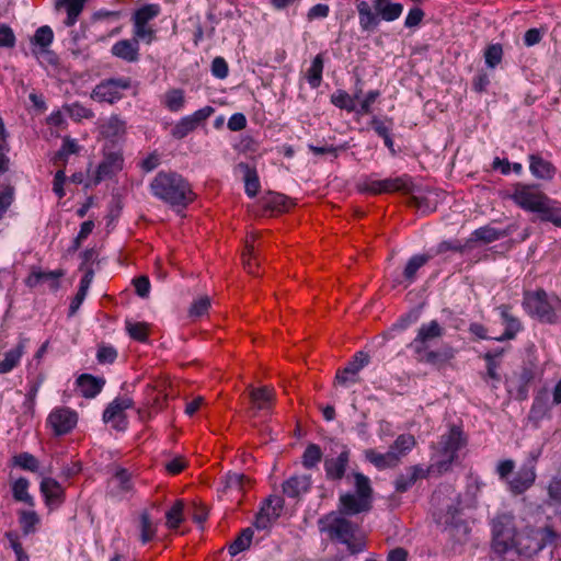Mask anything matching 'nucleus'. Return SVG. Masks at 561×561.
Returning <instances> with one entry per match:
<instances>
[{"mask_svg":"<svg viewBox=\"0 0 561 561\" xmlns=\"http://www.w3.org/2000/svg\"><path fill=\"white\" fill-rule=\"evenodd\" d=\"M183 508L184 504L182 501H176L174 505L167 512V526L170 529L179 528L180 524L183 520Z\"/></svg>","mask_w":561,"mask_h":561,"instance_id":"obj_49","label":"nucleus"},{"mask_svg":"<svg viewBox=\"0 0 561 561\" xmlns=\"http://www.w3.org/2000/svg\"><path fill=\"white\" fill-rule=\"evenodd\" d=\"M473 236L476 237L477 240H481L485 243H490L495 240H499L503 236V233L497 231L495 228L485 226V227H481V228L477 229L473 232Z\"/></svg>","mask_w":561,"mask_h":561,"instance_id":"obj_57","label":"nucleus"},{"mask_svg":"<svg viewBox=\"0 0 561 561\" xmlns=\"http://www.w3.org/2000/svg\"><path fill=\"white\" fill-rule=\"evenodd\" d=\"M426 471L419 465L405 469L404 473L397 477L394 486L397 492L408 491L419 479L426 478Z\"/></svg>","mask_w":561,"mask_h":561,"instance_id":"obj_25","label":"nucleus"},{"mask_svg":"<svg viewBox=\"0 0 561 561\" xmlns=\"http://www.w3.org/2000/svg\"><path fill=\"white\" fill-rule=\"evenodd\" d=\"M160 12L156 4L144 5L138 9L133 16L134 25H148V22L154 19Z\"/></svg>","mask_w":561,"mask_h":561,"instance_id":"obj_45","label":"nucleus"},{"mask_svg":"<svg viewBox=\"0 0 561 561\" xmlns=\"http://www.w3.org/2000/svg\"><path fill=\"white\" fill-rule=\"evenodd\" d=\"M323 67V56L318 54L313 58L310 68L306 72V79L311 88H318L321 84Z\"/></svg>","mask_w":561,"mask_h":561,"instance_id":"obj_38","label":"nucleus"},{"mask_svg":"<svg viewBox=\"0 0 561 561\" xmlns=\"http://www.w3.org/2000/svg\"><path fill=\"white\" fill-rule=\"evenodd\" d=\"M249 398L254 410H271L276 401V393L274 388L263 386L254 388L248 387Z\"/></svg>","mask_w":561,"mask_h":561,"instance_id":"obj_17","label":"nucleus"},{"mask_svg":"<svg viewBox=\"0 0 561 561\" xmlns=\"http://www.w3.org/2000/svg\"><path fill=\"white\" fill-rule=\"evenodd\" d=\"M15 463L25 470L35 472L38 470V460L31 454L22 453L14 457Z\"/></svg>","mask_w":561,"mask_h":561,"instance_id":"obj_59","label":"nucleus"},{"mask_svg":"<svg viewBox=\"0 0 561 561\" xmlns=\"http://www.w3.org/2000/svg\"><path fill=\"white\" fill-rule=\"evenodd\" d=\"M370 510L367 499L346 493L340 496V515H355Z\"/></svg>","mask_w":561,"mask_h":561,"instance_id":"obj_24","label":"nucleus"},{"mask_svg":"<svg viewBox=\"0 0 561 561\" xmlns=\"http://www.w3.org/2000/svg\"><path fill=\"white\" fill-rule=\"evenodd\" d=\"M257 239V234L256 233H251L250 236H248L247 238V241H245V248H244V251L242 253V263H243V266L244 268L247 270V272L249 274H252V275H259V273L256 272V268H259L260 266V260H259V247L256 248L255 247V241Z\"/></svg>","mask_w":561,"mask_h":561,"instance_id":"obj_23","label":"nucleus"},{"mask_svg":"<svg viewBox=\"0 0 561 561\" xmlns=\"http://www.w3.org/2000/svg\"><path fill=\"white\" fill-rule=\"evenodd\" d=\"M466 445V438L459 427L453 426L439 440V454L444 459L439 462L440 469L447 467L457 458V451Z\"/></svg>","mask_w":561,"mask_h":561,"instance_id":"obj_7","label":"nucleus"},{"mask_svg":"<svg viewBox=\"0 0 561 561\" xmlns=\"http://www.w3.org/2000/svg\"><path fill=\"white\" fill-rule=\"evenodd\" d=\"M381 185L383 193L402 192L409 194L413 187L411 179L407 175L381 180Z\"/></svg>","mask_w":561,"mask_h":561,"instance_id":"obj_36","label":"nucleus"},{"mask_svg":"<svg viewBox=\"0 0 561 561\" xmlns=\"http://www.w3.org/2000/svg\"><path fill=\"white\" fill-rule=\"evenodd\" d=\"M311 488V477L309 474H296L282 484V490L285 496L294 500H299Z\"/></svg>","mask_w":561,"mask_h":561,"instance_id":"obj_18","label":"nucleus"},{"mask_svg":"<svg viewBox=\"0 0 561 561\" xmlns=\"http://www.w3.org/2000/svg\"><path fill=\"white\" fill-rule=\"evenodd\" d=\"M214 112V107L205 106L201 110H197L192 115L181 118L172 128L171 135L175 139H183L190 133L195 130L199 124L205 122Z\"/></svg>","mask_w":561,"mask_h":561,"instance_id":"obj_11","label":"nucleus"},{"mask_svg":"<svg viewBox=\"0 0 561 561\" xmlns=\"http://www.w3.org/2000/svg\"><path fill=\"white\" fill-rule=\"evenodd\" d=\"M237 169L243 174L245 193L250 197H254L260 188L259 176L255 169L243 162L238 163Z\"/></svg>","mask_w":561,"mask_h":561,"instance_id":"obj_31","label":"nucleus"},{"mask_svg":"<svg viewBox=\"0 0 561 561\" xmlns=\"http://www.w3.org/2000/svg\"><path fill=\"white\" fill-rule=\"evenodd\" d=\"M266 205L274 210L285 211L293 205V203L283 194H271L266 201Z\"/></svg>","mask_w":561,"mask_h":561,"instance_id":"obj_56","label":"nucleus"},{"mask_svg":"<svg viewBox=\"0 0 561 561\" xmlns=\"http://www.w3.org/2000/svg\"><path fill=\"white\" fill-rule=\"evenodd\" d=\"M538 454H531V459L528 463L523 465L519 470L515 473L512 480H510V490L518 495L528 490L536 480L535 463Z\"/></svg>","mask_w":561,"mask_h":561,"instance_id":"obj_15","label":"nucleus"},{"mask_svg":"<svg viewBox=\"0 0 561 561\" xmlns=\"http://www.w3.org/2000/svg\"><path fill=\"white\" fill-rule=\"evenodd\" d=\"M134 401L128 398H117L108 404L103 413V421L111 423L112 426L118 431H124L127 427L125 411L130 409Z\"/></svg>","mask_w":561,"mask_h":561,"instance_id":"obj_12","label":"nucleus"},{"mask_svg":"<svg viewBox=\"0 0 561 561\" xmlns=\"http://www.w3.org/2000/svg\"><path fill=\"white\" fill-rule=\"evenodd\" d=\"M510 309L511 308L507 305H502L499 307L501 317L505 324V331L502 336L496 339L497 341L512 340L522 330L520 321L510 312Z\"/></svg>","mask_w":561,"mask_h":561,"instance_id":"obj_26","label":"nucleus"},{"mask_svg":"<svg viewBox=\"0 0 561 561\" xmlns=\"http://www.w3.org/2000/svg\"><path fill=\"white\" fill-rule=\"evenodd\" d=\"M210 307V298L202 296L193 301L190 307L188 316L193 319L204 316Z\"/></svg>","mask_w":561,"mask_h":561,"instance_id":"obj_52","label":"nucleus"},{"mask_svg":"<svg viewBox=\"0 0 561 561\" xmlns=\"http://www.w3.org/2000/svg\"><path fill=\"white\" fill-rule=\"evenodd\" d=\"M374 7L377 14L381 15L385 21L397 20L403 11L402 4L393 3L390 0H375Z\"/></svg>","mask_w":561,"mask_h":561,"instance_id":"obj_33","label":"nucleus"},{"mask_svg":"<svg viewBox=\"0 0 561 561\" xmlns=\"http://www.w3.org/2000/svg\"><path fill=\"white\" fill-rule=\"evenodd\" d=\"M511 198L523 209L540 213L541 220L561 228V211L550 206V198L537 185L517 183Z\"/></svg>","mask_w":561,"mask_h":561,"instance_id":"obj_2","label":"nucleus"},{"mask_svg":"<svg viewBox=\"0 0 561 561\" xmlns=\"http://www.w3.org/2000/svg\"><path fill=\"white\" fill-rule=\"evenodd\" d=\"M70 117H72L76 121H81L83 118H92L93 112L90 108L84 107L83 105H80L78 103H75L70 105L67 108Z\"/></svg>","mask_w":561,"mask_h":561,"instance_id":"obj_64","label":"nucleus"},{"mask_svg":"<svg viewBox=\"0 0 561 561\" xmlns=\"http://www.w3.org/2000/svg\"><path fill=\"white\" fill-rule=\"evenodd\" d=\"M77 383L83 397L94 398L98 393L101 392L103 386L105 385V380L89 374H82L77 379Z\"/></svg>","mask_w":561,"mask_h":561,"instance_id":"obj_27","label":"nucleus"},{"mask_svg":"<svg viewBox=\"0 0 561 561\" xmlns=\"http://www.w3.org/2000/svg\"><path fill=\"white\" fill-rule=\"evenodd\" d=\"M126 330L138 342H146L148 339L149 325L146 322L126 321Z\"/></svg>","mask_w":561,"mask_h":561,"instance_id":"obj_50","label":"nucleus"},{"mask_svg":"<svg viewBox=\"0 0 561 561\" xmlns=\"http://www.w3.org/2000/svg\"><path fill=\"white\" fill-rule=\"evenodd\" d=\"M354 478L357 495L370 502L373 490L369 479L363 473H355Z\"/></svg>","mask_w":561,"mask_h":561,"instance_id":"obj_53","label":"nucleus"},{"mask_svg":"<svg viewBox=\"0 0 561 561\" xmlns=\"http://www.w3.org/2000/svg\"><path fill=\"white\" fill-rule=\"evenodd\" d=\"M154 197L175 207H186L195 199L191 184L181 174L171 171H160L150 183Z\"/></svg>","mask_w":561,"mask_h":561,"instance_id":"obj_1","label":"nucleus"},{"mask_svg":"<svg viewBox=\"0 0 561 561\" xmlns=\"http://www.w3.org/2000/svg\"><path fill=\"white\" fill-rule=\"evenodd\" d=\"M350 460V451L344 448L337 457H327L324 470L329 480H341L344 477Z\"/></svg>","mask_w":561,"mask_h":561,"instance_id":"obj_19","label":"nucleus"},{"mask_svg":"<svg viewBox=\"0 0 561 561\" xmlns=\"http://www.w3.org/2000/svg\"><path fill=\"white\" fill-rule=\"evenodd\" d=\"M62 276V272L60 271H51V272H42L36 271L33 272L26 279V284L30 287H36L39 284L47 283L51 289L58 288V279Z\"/></svg>","mask_w":561,"mask_h":561,"instance_id":"obj_30","label":"nucleus"},{"mask_svg":"<svg viewBox=\"0 0 561 561\" xmlns=\"http://www.w3.org/2000/svg\"><path fill=\"white\" fill-rule=\"evenodd\" d=\"M416 360L420 363L430 364L432 366L440 367L454 357V351L450 346H444L438 350L425 348L421 353H415Z\"/></svg>","mask_w":561,"mask_h":561,"instance_id":"obj_20","label":"nucleus"},{"mask_svg":"<svg viewBox=\"0 0 561 561\" xmlns=\"http://www.w3.org/2000/svg\"><path fill=\"white\" fill-rule=\"evenodd\" d=\"M322 459V450L317 444H309L302 454V466L306 469L314 468Z\"/></svg>","mask_w":561,"mask_h":561,"instance_id":"obj_47","label":"nucleus"},{"mask_svg":"<svg viewBox=\"0 0 561 561\" xmlns=\"http://www.w3.org/2000/svg\"><path fill=\"white\" fill-rule=\"evenodd\" d=\"M161 104L171 112L181 111L185 104L184 90L179 88L168 90L161 99Z\"/></svg>","mask_w":561,"mask_h":561,"instance_id":"obj_35","label":"nucleus"},{"mask_svg":"<svg viewBox=\"0 0 561 561\" xmlns=\"http://www.w3.org/2000/svg\"><path fill=\"white\" fill-rule=\"evenodd\" d=\"M558 540V534L551 527H526L518 533L512 547L514 554L508 556L507 561H522L523 558H531L541 551L547 545H553Z\"/></svg>","mask_w":561,"mask_h":561,"instance_id":"obj_3","label":"nucleus"},{"mask_svg":"<svg viewBox=\"0 0 561 561\" xmlns=\"http://www.w3.org/2000/svg\"><path fill=\"white\" fill-rule=\"evenodd\" d=\"M19 523L24 535L33 534L39 524V516L34 511H20Z\"/></svg>","mask_w":561,"mask_h":561,"instance_id":"obj_43","label":"nucleus"},{"mask_svg":"<svg viewBox=\"0 0 561 561\" xmlns=\"http://www.w3.org/2000/svg\"><path fill=\"white\" fill-rule=\"evenodd\" d=\"M548 505H561V479L551 481V483L548 486Z\"/></svg>","mask_w":561,"mask_h":561,"instance_id":"obj_61","label":"nucleus"},{"mask_svg":"<svg viewBox=\"0 0 561 561\" xmlns=\"http://www.w3.org/2000/svg\"><path fill=\"white\" fill-rule=\"evenodd\" d=\"M77 413L66 407L54 409L48 415L47 422L56 435L69 433L77 424Z\"/></svg>","mask_w":561,"mask_h":561,"instance_id":"obj_14","label":"nucleus"},{"mask_svg":"<svg viewBox=\"0 0 561 561\" xmlns=\"http://www.w3.org/2000/svg\"><path fill=\"white\" fill-rule=\"evenodd\" d=\"M85 1L87 0H62L59 3L66 7L67 19L65 21V24L67 26H72L77 22L78 16L83 10Z\"/></svg>","mask_w":561,"mask_h":561,"instance_id":"obj_44","label":"nucleus"},{"mask_svg":"<svg viewBox=\"0 0 561 561\" xmlns=\"http://www.w3.org/2000/svg\"><path fill=\"white\" fill-rule=\"evenodd\" d=\"M284 508V499L278 495H273L266 499L264 505L255 518V527L257 529L268 528L282 514Z\"/></svg>","mask_w":561,"mask_h":561,"instance_id":"obj_13","label":"nucleus"},{"mask_svg":"<svg viewBox=\"0 0 561 561\" xmlns=\"http://www.w3.org/2000/svg\"><path fill=\"white\" fill-rule=\"evenodd\" d=\"M140 528H141L140 538H141V541L144 543H147V542H149L150 540L153 539V537L156 535V528L152 525V523L150 520V517H149V515L147 513H144L141 515Z\"/></svg>","mask_w":561,"mask_h":561,"instance_id":"obj_58","label":"nucleus"},{"mask_svg":"<svg viewBox=\"0 0 561 561\" xmlns=\"http://www.w3.org/2000/svg\"><path fill=\"white\" fill-rule=\"evenodd\" d=\"M445 329L437 320H432L428 323H423L414 340L410 343V347L414 353H421L425 348L431 347V343L437 339L443 337Z\"/></svg>","mask_w":561,"mask_h":561,"instance_id":"obj_10","label":"nucleus"},{"mask_svg":"<svg viewBox=\"0 0 561 561\" xmlns=\"http://www.w3.org/2000/svg\"><path fill=\"white\" fill-rule=\"evenodd\" d=\"M357 12L359 19V25L364 31H374L378 23V14L377 12H373L370 5L366 1H360L357 4Z\"/></svg>","mask_w":561,"mask_h":561,"instance_id":"obj_32","label":"nucleus"},{"mask_svg":"<svg viewBox=\"0 0 561 561\" xmlns=\"http://www.w3.org/2000/svg\"><path fill=\"white\" fill-rule=\"evenodd\" d=\"M502 56L503 49L500 44L490 45L484 53L485 64L490 68H495L501 62Z\"/></svg>","mask_w":561,"mask_h":561,"instance_id":"obj_55","label":"nucleus"},{"mask_svg":"<svg viewBox=\"0 0 561 561\" xmlns=\"http://www.w3.org/2000/svg\"><path fill=\"white\" fill-rule=\"evenodd\" d=\"M124 158L119 152L105 153L103 160L98 167L95 183H100L105 179H111L122 171Z\"/></svg>","mask_w":561,"mask_h":561,"instance_id":"obj_16","label":"nucleus"},{"mask_svg":"<svg viewBox=\"0 0 561 561\" xmlns=\"http://www.w3.org/2000/svg\"><path fill=\"white\" fill-rule=\"evenodd\" d=\"M117 357V352L113 346L100 345L96 358L101 364H112Z\"/></svg>","mask_w":561,"mask_h":561,"instance_id":"obj_63","label":"nucleus"},{"mask_svg":"<svg viewBox=\"0 0 561 561\" xmlns=\"http://www.w3.org/2000/svg\"><path fill=\"white\" fill-rule=\"evenodd\" d=\"M100 128L103 137L112 141L121 138L126 131L125 122L117 116L110 117Z\"/></svg>","mask_w":561,"mask_h":561,"instance_id":"obj_34","label":"nucleus"},{"mask_svg":"<svg viewBox=\"0 0 561 561\" xmlns=\"http://www.w3.org/2000/svg\"><path fill=\"white\" fill-rule=\"evenodd\" d=\"M524 305L533 317L545 323H556L561 309V300L557 296L549 297L543 289L526 294Z\"/></svg>","mask_w":561,"mask_h":561,"instance_id":"obj_6","label":"nucleus"},{"mask_svg":"<svg viewBox=\"0 0 561 561\" xmlns=\"http://www.w3.org/2000/svg\"><path fill=\"white\" fill-rule=\"evenodd\" d=\"M23 354V345L19 344L14 348L4 354V358L0 360V374L11 371L20 362Z\"/></svg>","mask_w":561,"mask_h":561,"instance_id":"obj_41","label":"nucleus"},{"mask_svg":"<svg viewBox=\"0 0 561 561\" xmlns=\"http://www.w3.org/2000/svg\"><path fill=\"white\" fill-rule=\"evenodd\" d=\"M491 548L499 561H507L514 554L512 547L518 535L515 517L511 513H499L491 520Z\"/></svg>","mask_w":561,"mask_h":561,"instance_id":"obj_4","label":"nucleus"},{"mask_svg":"<svg viewBox=\"0 0 561 561\" xmlns=\"http://www.w3.org/2000/svg\"><path fill=\"white\" fill-rule=\"evenodd\" d=\"M431 257H432V255L423 254V255H414L409 260V262L403 271V276H404V279L408 282V284H411L414 282L416 272L419 271V268H421L423 265H425Z\"/></svg>","mask_w":561,"mask_h":561,"instance_id":"obj_39","label":"nucleus"},{"mask_svg":"<svg viewBox=\"0 0 561 561\" xmlns=\"http://www.w3.org/2000/svg\"><path fill=\"white\" fill-rule=\"evenodd\" d=\"M459 514V507L454 502L446 504V510H439L434 514L435 519L438 524L449 526L456 520Z\"/></svg>","mask_w":561,"mask_h":561,"instance_id":"obj_48","label":"nucleus"},{"mask_svg":"<svg viewBox=\"0 0 561 561\" xmlns=\"http://www.w3.org/2000/svg\"><path fill=\"white\" fill-rule=\"evenodd\" d=\"M535 378V371L531 367L523 366L513 371L505 379L507 391L517 400H525L528 397L529 385Z\"/></svg>","mask_w":561,"mask_h":561,"instance_id":"obj_9","label":"nucleus"},{"mask_svg":"<svg viewBox=\"0 0 561 561\" xmlns=\"http://www.w3.org/2000/svg\"><path fill=\"white\" fill-rule=\"evenodd\" d=\"M529 169L533 175L538 179H552L556 174L554 165L538 154L529 156Z\"/></svg>","mask_w":561,"mask_h":561,"instance_id":"obj_28","label":"nucleus"},{"mask_svg":"<svg viewBox=\"0 0 561 561\" xmlns=\"http://www.w3.org/2000/svg\"><path fill=\"white\" fill-rule=\"evenodd\" d=\"M113 56L127 62L139 60V44L137 39H121L116 42L111 49Z\"/></svg>","mask_w":561,"mask_h":561,"instance_id":"obj_22","label":"nucleus"},{"mask_svg":"<svg viewBox=\"0 0 561 561\" xmlns=\"http://www.w3.org/2000/svg\"><path fill=\"white\" fill-rule=\"evenodd\" d=\"M331 103L341 110L347 112L356 111L355 98H352L346 91L337 90L331 95Z\"/></svg>","mask_w":561,"mask_h":561,"instance_id":"obj_46","label":"nucleus"},{"mask_svg":"<svg viewBox=\"0 0 561 561\" xmlns=\"http://www.w3.org/2000/svg\"><path fill=\"white\" fill-rule=\"evenodd\" d=\"M369 355L365 352H357L352 362L344 367L345 374L358 376V373L369 363Z\"/></svg>","mask_w":561,"mask_h":561,"instance_id":"obj_51","label":"nucleus"},{"mask_svg":"<svg viewBox=\"0 0 561 561\" xmlns=\"http://www.w3.org/2000/svg\"><path fill=\"white\" fill-rule=\"evenodd\" d=\"M156 38V32L148 25H134V39L146 41L150 44Z\"/></svg>","mask_w":561,"mask_h":561,"instance_id":"obj_60","label":"nucleus"},{"mask_svg":"<svg viewBox=\"0 0 561 561\" xmlns=\"http://www.w3.org/2000/svg\"><path fill=\"white\" fill-rule=\"evenodd\" d=\"M415 438L411 434H401L396 438L393 444L390 446L389 451L393 453L394 456L398 457V465L400 463L401 458L415 446Z\"/></svg>","mask_w":561,"mask_h":561,"instance_id":"obj_37","label":"nucleus"},{"mask_svg":"<svg viewBox=\"0 0 561 561\" xmlns=\"http://www.w3.org/2000/svg\"><path fill=\"white\" fill-rule=\"evenodd\" d=\"M129 88L130 79L128 78L104 80L92 90L91 99L113 104L122 99V91Z\"/></svg>","mask_w":561,"mask_h":561,"instance_id":"obj_8","label":"nucleus"},{"mask_svg":"<svg viewBox=\"0 0 561 561\" xmlns=\"http://www.w3.org/2000/svg\"><path fill=\"white\" fill-rule=\"evenodd\" d=\"M365 457L379 470L394 468L398 466V457L389 450L385 454H380L375 449H367L365 450Z\"/></svg>","mask_w":561,"mask_h":561,"instance_id":"obj_29","label":"nucleus"},{"mask_svg":"<svg viewBox=\"0 0 561 561\" xmlns=\"http://www.w3.org/2000/svg\"><path fill=\"white\" fill-rule=\"evenodd\" d=\"M53 38H54V33H53L51 28L49 26L45 25V26H41L39 28L36 30L35 34L32 38V43L41 46L42 48H46L47 46H49L51 44Z\"/></svg>","mask_w":561,"mask_h":561,"instance_id":"obj_54","label":"nucleus"},{"mask_svg":"<svg viewBox=\"0 0 561 561\" xmlns=\"http://www.w3.org/2000/svg\"><path fill=\"white\" fill-rule=\"evenodd\" d=\"M319 524L321 531L327 533L330 539L346 545L352 554L364 549V542L356 536L357 526L340 514L330 513L321 518Z\"/></svg>","mask_w":561,"mask_h":561,"instance_id":"obj_5","label":"nucleus"},{"mask_svg":"<svg viewBox=\"0 0 561 561\" xmlns=\"http://www.w3.org/2000/svg\"><path fill=\"white\" fill-rule=\"evenodd\" d=\"M41 492L46 504L49 506H60L65 501V490L58 481L53 478H44L41 482Z\"/></svg>","mask_w":561,"mask_h":561,"instance_id":"obj_21","label":"nucleus"},{"mask_svg":"<svg viewBox=\"0 0 561 561\" xmlns=\"http://www.w3.org/2000/svg\"><path fill=\"white\" fill-rule=\"evenodd\" d=\"M249 478L242 473H228L226 476V485L229 489H237L242 491L245 483H249Z\"/></svg>","mask_w":561,"mask_h":561,"instance_id":"obj_62","label":"nucleus"},{"mask_svg":"<svg viewBox=\"0 0 561 561\" xmlns=\"http://www.w3.org/2000/svg\"><path fill=\"white\" fill-rule=\"evenodd\" d=\"M253 534L251 528H244L229 546V553L236 556L247 550L252 542Z\"/></svg>","mask_w":561,"mask_h":561,"instance_id":"obj_42","label":"nucleus"},{"mask_svg":"<svg viewBox=\"0 0 561 561\" xmlns=\"http://www.w3.org/2000/svg\"><path fill=\"white\" fill-rule=\"evenodd\" d=\"M28 485L27 479H18L12 485V495L15 501L34 506V499L28 494Z\"/></svg>","mask_w":561,"mask_h":561,"instance_id":"obj_40","label":"nucleus"}]
</instances>
